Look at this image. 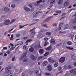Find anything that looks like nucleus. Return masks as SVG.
Returning <instances> with one entry per match:
<instances>
[{
  "instance_id": "nucleus-4",
  "label": "nucleus",
  "mask_w": 76,
  "mask_h": 76,
  "mask_svg": "<svg viewBox=\"0 0 76 76\" xmlns=\"http://www.w3.org/2000/svg\"><path fill=\"white\" fill-rule=\"evenodd\" d=\"M39 20V19H36L33 20V22H35L34 23L31 24L30 25V26H31V25H32L35 24V23H37V22H38Z\"/></svg>"
},
{
  "instance_id": "nucleus-30",
  "label": "nucleus",
  "mask_w": 76,
  "mask_h": 76,
  "mask_svg": "<svg viewBox=\"0 0 76 76\" xmlns=\"http://www.w3.org/2000/svg\"><path fill=\"white\" fill-rule=\"evenodd\" d=\"M48 61H53V58H50L48 59Z\"/></svg>"
},
{
  "instance_id": "nucleus-22",
  "label": "nucleus",
  "mask_w": 76,
  "mask_h": 76,
  "mask_svg": "<svg viewBox=\"0 0 76 76\" xmlns=\"http://www.w3.org/2000/svg\"><path fill=\"white\" fill-rule=\"evenodd\" d=\"M28 60V58H25L23 59L24 62H26Z\"/></svg>"
},
{
  "instance_id": "nucleus-54",
  "label": "nucleus",
  "mask_w": 76,
  "mask_h": 76,
  "mask_svg": "<svg viewBox=\"0 0 76 76\" xmlns=\"http://www.w3.org/2000/svg\"><path fill=\"white\" fill-rule=\"evenodd\" d=\"M40 42H38L39 44V48H41V46H40Z\"/></svg>"
},
{
  "instance_id": "nucleus-31",
  "label": "nucleus",
  "mask_w": 76,
  "mask_h": 76,
  "mask_svg": "<svg viewBox=\"0 0 76 76\" xmlns=\"http://www.w3.org/2000/svg\"><path fill=\"white\" fill-rule=\"evenodd\" d=\"M45 75H47V76H50V75H51V74L50 73H49L47 72H45Z\"/></svg>"
},
{
  "instance_id": "nucleus-27",
  "label": "nucleus",
  "mask_w": 76,
  "mask_h": 76,
  "mask_svg": "<svg viewBox=\"0 0 76 76\" xmlns=\"http://www.w3.org/2000/svg\"><path fill=\"white\" fill-rule=\"evenodd\" d=\"M46 35H51V33L50 32H47L46 33Z\"/></svg>"
},
{
  "instance_id": "nucleus-51",
  "label": "nucleus",
  "mask_w": 76,
  "mask_h": 76,
  "mask_svg": "<svg viewBox=\"0 0 76 76\" xmlns=\"http://www.w3.org/2000/svg\"><path fill=\"white\" fill-rule=\"evenodd\" d=\"M66 15V13H64L61 15V16H65Z\"/></svg>"
},
{
  "instance_id": "nucleus-41",
  "label": "nucleus",
  "mask_w": 76,
  "mask_h": 76,
  "mask_svg": "<svg viewBox=\"0 0 76 76\" xmlns=\"http://www.w3.org/2000/svg\"><path fill=\"white\" fill-rule=\"evenodd\" d=\"M20 34H16V37H20Z\"/></svg>"
},
{
  "instance_id": "nucleus-13",
  "label": "nucleus",
  "mask_w": 76,
  "mask_h": 76,
  "mask_svg": "<svg viewBox=\"0 0 76 76\" xmlns=\"http://www.w3.org/2000/svg\"><path fill=\"white\" fill-rule=\"evenodd\" d=\"M39 52L40 54H43V53H44V50L42 49H40L39 50Z\"/></svg>"
},
{
  "instance_id": "nucleus-39",
  "label": "nucleus",
  "mask_w": 76,
  "mask_h": 76,
  "mask_svg": "<svg viewBox=\"0 0 76 76\" xmlns=\"http://www.w3.org/2000/svg\"><path fill=\"white\" fill-rule=\"evenodd\" d=\"M15 6H16L14 4H12L11 6V7H12L13 8H15Z\"/></svg>"
},
{
  "instance_id": "nucleus-28",
  "label": "nucleus",
  "mask_w": 76,
  "mask_h": 76,
  "mask_svg": "<svg viewBox=\"0 0 76 76\" xmlns=\"http://www.w3.org/2000/svg\"><path fill=\"white\" fill-rule=\"evenodd\" d=\"M66 48H67V49H68L69 50H73V48H70L69 47H68L67 46L66 47Z\"/></svg>"
},
{
  "instance_id": "nucleus-17",
  "label": "nucleus",
  "mask_w": 76,
  "mask_h": 76,
  "mask_svg": "<svg viewBox=\"0 0 76 76\" xmlns=\"http://www.w3.org/2000/svg\"><path fill=\"white\" fill-rule=\"evenodd\" d=\"M38 16V14L36 12L34 14L33 18H37Z\"/></svg>"
},
{
  "instance_id": "nucleus-45",
  "label": "nucleus",
  "mask_w": 76,
  "mask_h": 76,
  "mask_svg": "<svg viewBox=\"0 0 76 76\" xmlns=\"http://www.w3.org/2000/svg\"><path fill=\"white\" fill-rule=\"evenodd\" d=\"M44 56H40L39 58H38L39 60H41V59H42V58H43Z\"/></svg>"
},
{
  "instance_id": "nucleus-53",
  "label": "nucleus",
  "mask_w": 76,
  "mask_h": 76,
  "mask_svg": "<svg viewBox=\"0 0 76 76\" xmlns=\"http://www.w3.org/2000/svg\"><path fill=\"white\" fill-rule=\"evenodd\" d=\"M48 44V42H45V44L44 45V46H46V45H47Z\"/></svg>"
},
{
  "instance_id": "nucleus-32",
  "label": "nucleus",
  "mask_w": 76,
  "mask_h": 76,
  "mask_svg": "<svg viewBox=\"0 0 76 76\" xmlns=\"http://www.w3.org/2000/svg\"><path fill=\"white\" fill-rule=\"evenodd\" d=\"M10 39L11 40H12V41H13V35L12 34L11 35V38H10Z\"/></svg>"
},
{
  "instance_id": "nucleus-3",
  "label": "nucleus",
  "mask_w": 76,
  "mask_h": 76,
  "mask_svg": "<svg viewBox=\"0 0 76 76\" xmlns=\"http://www.w3.org/2000/svg\"><path fill=\"white\" fill-rule=\"evenodd\" d=\"M10 23V20H5L4 21V24L5 25H7Z\"/></svg>"
},
{
  "instance_id": "nucleus-12",
  "label": "nucleus",
  "mask_w": 76,
  "mask_h": 76,
  "mask_svg": "<svg viewBox=\"0 0 76 76\" xmlns=\"http://www.w3.org/2000/svg\"><path fill=\"white\" fill-rule=\"evenodd\" d=\"M50 42H51V43H52V44H55L56 42H55V40L54 39H51L50 40Z\"/></svg>"
},
{
  "instance_id": "nucleus-55",
  "label": "nucleus",
  "mask_w": 76,
  "mask_h": 76,
  "mask_svg": "<svg viewBox=\"0 0 76 76\" xmlns=\"http://www.w3.org/2000/svg\"><path fill=\"white\" fill-rule=\"evenodd\" d=\"M7 48L6 47H4L3 48V50H7Z\"/></svg>"
},
{
  "instance_id": "nucleus-35",
  "label": "nucleus",
  "mask_w": 76,
  "mask_h": 76,
  "mask_svg": "<svg viewBox=\"0 0 76 76\" xmlns=\"http://www.w3.org/2000/svg\"><path fill=\"white\" fill-rule=\"evenodd\" d=\"M24 26H21L20 25L19 26V28L20 29H21V28H24Z\"/></svg>"
},
{
  "instance_id": "nucleus-48",
  "label": "nucleus",
  "mask_w": 76,
  "mask_h": 76,
  "mask_svg": "<svg viewBox=\"0 0 76 76\" xmlns=\"http://www.w3.org/2000/svg\"><path fill=\"white\" fill-rule=\"evenodd\" d=\"M56 13H61V11H57L56 12Z\"/></svg>"
},
{
  "instance_id": "nucleus-47",
  "label": "nucleus",
  "mask_w": 76,
  "mask_h": 76,
  "mask_svg": "<svg viewBox=\"0 0 76 76\" xmlns=\"http://www.w3.org/2000/svg\"><path fill=\"white\" fill-rule=\"evenodd\" d=\"M72 68V66L71 65H69L68 66V69H70Z\"/></svg>"
},
{
  "instance_id": "nucleus-18",
  "label": "nucleus",
  "mask_w": 76,
  "mask_h": 76,
  "mask_svg": "<svg viewBox=\"0 0 76 76\" xmlns=\"http://www.w3.org/2000/svg\"><path fill=\"white\" fill-rule=\"evenodd\" d=\"M58 65V62H56L54 65V67H57Z\"/></svg>"
},
{
  "instance_id": "nucleus-61",
  "label": "nucleus",
  "mask_w": 76,
  "mask_h": 76,
  "mask_svg": "<svg viewBox=\"0 0 76 76\" xmlns=\"http://www.w3.org/2000/svg\"><path fill=\"white\" fill-rule=\"evenodd\" d=\"M29 7H30V8H32V6L31 5H29Z\"/></svg>"
},
{
  "instance_id": "nucleus-7",
  "label": "nucleus",
  "mask_w": 76,
  "mask_h": 76,
  "mask_svg": "<svg viewBox=\"0 0 76 76\" xmlns=\"http://www.w3.org/2000/svg\"><path fill=\"white\" fill-rule=\"evenodd\" d=\"M9 10H10V9L9 8H8L7 7H5L4 8V11L5 12H9Z\"/></svg>"
},
{
  "instance_id": "nucleus-42",
  "label": "nucleus",
  "mask_w": 76,
  "mask_h": 76,
  "mask_svg": "<svg viewBox=\"0 0 76 76\" xmlns=\"http://www.w3.org/2000/svg\"><path fill=\"white\" fill-rule=\"evenodd\" d=\"M15 58V56H14L12 58V61H14Z\"/></svg>"
},
{
  "instance_id": "nucleus-57",
  "label": "nucleus",
  "mask_w": 76,
  "mask_h": 76,
  "mask_svg": "<svg viewBox=\"0 0 76 76\" xmlns=\"http://www.w3.org/2000/svg\"><path fill=\"white\" fill-rule=\"evenodd\" d=\"M41 35V34H39L37 36V37H40V36Z\"/></svg>"
},
{
  "instance_id": "nucleus-40",
  "label": "nucleus",
  "mask_w": 76,
  "mask_h": 76,
  "mask_svg": "<svg viewBox=\"0 0 76 76\" xmlns=\"http://www.w3.org/2000/svg\"><path fill=\"white\" fill-rule=\"evenodd\" d=\"M44 40H45V41H48V38L47 37H45L44 38Z\"/></svg>"
},
{
  "instance_id": "nucleus-11",
  "label": "nucleus",
  "mask_w": 76,
  "mask_h": 76,
  "mask_svg": "<svg viewBox=\"0 0 76 76\" xmlns=\"http://www.w3.org/2000/svg\"><path fill=\"white\" fill-rule=\"evenodd\" d=\"M24 9L27 12H29L31 10V9L28 7H26Z\"/></svg>"
},
{
  "instance_id": "nucleus-14",
  "label": "nucleus",
  "mask_w": 76,
  "mask_h": 76,
  "mask_svg": "<svg viewBox=\"0 0 76 76\" xmlns=\"http://www.w3.org/2000/svg\"><path fill=\"white\" fill-rule=\"evenodd\" d=\"M61 44H58L57 45L56 47L57 48H60L61 47Z\"/></svg>"
},
{
  "instance_id": "nucleus-2",
  "label": "nucleus",
  "mask_w": 76,
  "mask_h": 76,
  "mask_svg": "<svg viewBox=\"0 0 76 76\" xmlns=\"http://www.w3.org/2000/svg\"><path fill=\"white\" fill-rule=\"evenodd\" d=\"M65 57H63L61 58L59 60V62L60 63H63L64 61H65Z\"/></svg>"
},
{
  "instance_id": "nucleus-21",
  "label": "nucleus",
  "mask_w": 76,
  "mask_h": 76,
  "mask_svg": "<svg viewBox=\"0 0 76 76\" xmlns=\"http://www.w3.org/2000/svg\"><path fill=\"white\" fill-rule=\"evenodd\" d=\"M15 20H16V19H14L12 20H11L10 24H11V23H13V22H14L15 21Z\"/></svg>"
},
{
  "instance_id": "nucleus-25",
  "label": "nucleus",
  "mask_w": 76,
  "mask_h": 76,
  "mask_svg": "<svg viewBox=\"0 0 76 76\" xmlns=\"http://www.w3.org/2000/svg\"><path fill=\"white\" fill-rule=\"evenodd\" d=\"M63 25V23H60L59 24V27L58 28L59 30H61V26Z\"/></svg>"
},
{
  "instance_id": "nucleus-9",
  "label": "nucleus",
  "mask_w": 76,
  "mask_h": 76,
  "mask_svg": "<svg viewBox=\"0 0 76 76\" xmlns=\"http://www.w3.org/2000/svg\"><path fill=\"white\" fill-rule=\"evenodd\" d=\"M64 7H67L69 5L68 4V1H67L65 2L64 4Z\"/></svg>"
},
{
  "instance_id": "nucleus-60",
  "label": "nucleus",
  "mask_w": 76,
  "mask_h": 76,
  "mask_svg": "<svg viewBox=\"0 0 76 76\" xmlns=\"http://www.w3.org/2000/svg\"><path fill=\"white\" fill-rule=\"evenodd\" d=\"M14 28H12V29L11 30H9V31H8V32H11V31H12V30H13V29H14Z\"/></svg>"
},
{
  "instance_id": "nucleus-36",
  "label": "nucleus",
  "mask_w": 76,
  "mask_h": 76,
  "mask_svg": "<svg viewBox=\"0 0 76 76\" xmlns=\"http://www.w3.org/2000/svg\"><path fill=\"white\" fill-rule=\"evenodd\" d=\"M31 58H32V59H33V60H35V57L33 55H31Z\"/></svg>"
},
{
  "instance_id": "nucleus-38",
  "label": "nucleus",
  "mask_w": 76,
  "mask_h": 76,
  "mask_svg": "<svg viewBox=\"0 0 76 76\" xmlns=\"http://www.w3.org/2000/svg\"><path fill=\"white\" fill-rule=\"evenodd\" d=\"M48 54H49V53L47 52L45 53V54H44V56H47L48 55Z\"/></svg>"
},
{
  "instance_id": "nucleus-62",
  "label": "nucleus",
  "mask_w": 76,
  "mask_h": 76,
  "mask_svg": "<svg viewBox=\"0 0 76 76\" xmlns=\"http://www.w3.org/2000/svg\"><path fill=\"white\" fill-rule=\"evenodd\" d=\"M74 66H76V62H75L74 63Z\"/></svg>"
},
{
  "instance_id": "nucleus-63",
  "label": "nucleus",
  "mask_w": 76,
  "mask_h": 76,
  "mask_svg": "<svg viewBox=\"0 0 76 76\" xmlns=\"http://www.w3.org/2000/svg\"><path fill=\"white\" fill-rule=\"evenodd\" d=\"M2 64H3V63L2 62H0V65H2Z\"/></svg>"
},
{
  "instance_id": "nucleus-33",
  "label": "nucleus",
  "mask_w": 76,
  "mask_h": 76,
  "mask_svg": "<svg viewBox=\"0 0 76 76\" xmlns=\"http://www.w3.org/2000/svg\"><path fill=\"white\" fill-rule=\"evenodd\" d=\"M75 71H76V69H73L71 71V72L73 73V72H75Z\"/></svg>"
},
{
  "instance_id": "nucleus-34",
  "label": "nucleus",
  "mask_w": 76,
  "mask_h": 76,
  "mask_svg": "<svg viewBox=\"0 0 76 76\" xmlns=\"http://www.w3.org/2000/svg\"><path fill=\"white\" fill-rule=\"evenodd\" d=\"M42 0H40L37 2V4H39V3H42Z\"/></svg>"
},
{
  "instance_id": "nucleus-19",
  "label": "nucleus",
  "mask_w": 76,
  "mask_h": 76,
  "mask_svg": "<svg viewBox=\"0 0 76 76\" xmlns=\"http://www.w3.org/2000/svg\"><path fill=\"white\" fill-rule=\"evenodd\" d=\"M34 49L33 48H31L29 49V50L31 52L34 51Z\"/></svg>"
},
{
  "instance_id": "nucleus-6",
  "label": "nucleus",
  "mask_w": 76,
  "mask_h": 76,
  "mask_svg": "<svg viewBox=\"0 0 76 76\" xmlns=\"http://www.w3.org/2000/svg\"><path fill=\"white\" fill-rule=\"evenodd\" d=\"M63 3V0H59L57 2L58 4V5H61Z\"/></svg>"
},
{
  "instance_id": "nucleus-10",
  "label": "nucleus",
  "mask_w": 76,
  "mask_h": 76,
  "mask_svg": "<svg viewBox=\"0 0 76 76\" xmlns=\"http://www.w3.org/2000/svg\"><path fill=\"white\" fill-rule=\"evenodd\" d=\"M68 28H69V24H67L65 25L64 28V30L66 29H68Z\"/></svg>"
},
{
  "instance_id": "nucleus-5",
  "label": "nucleus",
  "mask_w": 76,
  "mask_h": 76,
  "mask_svg": "<svg viewBox=\"0 0 76 76\" xmlns=\"http://www.w3.org/2000/svg\"><path fill=\"white\" fill-rule=\"evenodd\" d=\"M47 68L49 71H51L52 70V66L51 65H48Z\"/></svg>"
},
{
  "instance_id": "nucleus-26",
  "label": "nucleus",
  "mask_w": 76,
  "mask_h": 76,
  "mask_svg": "<svg viewBox=\"0 0 76 76\" xmlns=\"http://www.w3.org/2000/svg\"><path fill=\"white\" fill-rule=\"evenodd\" d=\"M28 36L24 37L23 38L22 40H23V41H24V40H26V39H28Z\"/></svg>"
},
{
  "instance_id": "nucleus-1",
  "label": "nucleus",
  "mask_w": 76,
  "mask_h": 76,
  "mask_svg": "<svg viewBox=\"0 0 76 76\" xmlns=\"http://www.w3.org/2000/svg\"><path fill=\"white\" fill-rule=\"evenodd\" d=\"M53 18V16H50L47 18L44 21H43V22L44 23H45L47 22H49L51 19H52Z\"/></svg>"
},
{
  "instance_id": "nucleus-8",
  "label": "nucleus",
  "mask_w": 76,
  "mask_h": 76,
  "mask_svg": "<svg viewBox=\"0 0 76 76\" xmlns=\"http://www.w3.org/2000/svg\"><path fill=\"white\" fill-rule=\"evenodd\" d=\"M48 64V62L47 61H44L43 63V65L44 66H46Z\"/></svg>"
},
{
  "instance_id": "nucleus-49",
  "label": "nucleus",
  "mask_w": 76,
  "mask_h": 76,
  "mask_svg": "<svg viewBox=\"0 0 76 76\" xmlns=\"http://www.w3.org/2000/svg\"><path fill=\"white\" fill-rule=\"evenodd\" d=\"M15 48H14L13 47H12L10 49V51H12V50H13Z\"/></svg>"
},
{
  "instance_id": "nucleus-58",
  "label": "nucleus",
  "mask_w": 76,
  "mask_h": 76,
  "mask_svg": "<svg viewBox=\"0 0 76 76\" xmlns=\"http://www.w3.org/2000/svg\"><path fill=\"white\" fill-rule=\"evenodd\" d=\"M43 26H44V27H46V28H48V27L46 25V24H44Z\"/></svg>"
},
{
  "instance_id": "nucleus-56",
  "label": "nucleus",
  "mask_w": 76,
  "mask_h": 76,
  "mask_svg": "<svg viewBox=\"0 0 76 76\" xmlns=\"http://www.w3.org/2000/svg\"><path fill=\"white\" fill-rule=\"evenodd\" d=\"M42 13V11H40L38 12L37 13V14H39V13Z\"/></svg>"
},
{
  "instance_id": "nucleus-52",
  "label": "nucleus",
  "mask_w": 76,
  "mask_h": 76,
  "mask_svg": "<svg viewBox=\"0 0 76 76\" xmlns=\"http://www.w3.org/2000/svg\"><path fill=\"white\" fill-rule=\"evenodd\" d=\"M26 48V45H24L23 46V49H24V50H25Z\"/></svg>"
},
{
  "instance_id": "nucleus-59",
  "label": "nucleus",
  "mask_w": 76,
  "mask_h": 76,
  "mask_svg": "<svg viewBox=\"0 0 76 76\" xmlns=\"http://www.w3.org/2000/svg\"><path fill=\"white\" fill-rule=\"evenodd\" d=\"M52 6H53L52 5H50V6H49L48 7V9H51V8L52 7Z\"/></svg>"
},
{
  "instance_id": "nucleus-16",
  "label": "nucleus",
  "mask_w": 76,
  "mask_h": 76,
  "mask_svg": "<svg viewBox=\"0 0 76 76\" xmlns=\"http://www.w3.org/2000/svg\"><path fill=\"white\" fill-rule=\"evenodd\" d=\"M67 44L68 45H71L73 44V43L71 41H68L67 42Z\"/></svg>"
},
{
  "instance_id": "nucleus-24",
  "label": "nucleus",
  "mask_w": 76,
  "mask_h": 76,
  "mask_svg": "<svg viewBox=\"0 0 76 76\" xmlns=\"http://www.w3.org/2000/svg\"><path fill=\"white\" fill-rule=\"evenodd\" d=\"M10 69H11V67L10 66H8L5 69V70H7Z\"/></svg>"
},
{
  "instance_id": "nucleus-46",
  "label": "nucleus",
  "mask_w": 76,
  "mask_h": 76,
  "mask_svg": "<svg viewBox=\"0 0 76 76\" xmlns=\"http://www.w3.org/2000/svg\"><path fill=\"white\" fill-rule=\"evenodd\" d=\"M6 53H7V54H10V50H8L6 52Z\"/></svg>"
},
{
  "instance_id": "nucleus-23",
  "label": "nucleus",
  "mask_w": 76,
  "mask_h": 76,
  "mask_svg": "<svg viewBox=\"0 0 76 76\" xmlns=\"http://www.w3.org/2000/svg\"><path fill=\"white\" fill-rule=\"evenodd\" d=\"M12 72V71L11 70H9L8 71H7L6 72V73H7V74H9L10 73V74H11V72Z\"/></svg>"
},
{
  "instance_id": "nucleus-20",
  "label": "nucleus",
  "mask_w": 76,
  "mask_h": 76,
  "mask_svg": "<svg viewBox=\"0 0 76 76\" xmlns=\"http://www.w3.org/2000/svg\"><path fill=\"white\" fill-rule=\"evenodd\" d=\"M55 2L56 1H55V0H52L50 2V4L51 5H53V4H54Z\"/></svg>"
},
{
  "instance_id": "nucleus-29",
  "label": "nucleus",
  "mask_w": 76,
  "mask_h": 76,
  "mask_svg": "<svg viewBox=\"0 0 76 76\" xmlns=\"http://www.w3.org/2000/svg\"><path fill=\"white\" fill-rule=\"evenodd\" d=\"M32 41V39H28L27 40L26 43H27V42H31Z\"/></svg>"
},
{
  "instance_id": "nucleus-37",
  "label": "nucleus",
  "mask_w": 76,
  "mask_h": 76,
  "mask_svg": "<svg viewBox=\"0 0 76 76\" xmlns=\"http://www.w3.org/2000/svg\"><path fill=\"white\" fill-rule=\"evenodd\" d=\"M26 54H27V53L26 52H25L23 53V57H25Z\"/></svg>"
},
{
  "instance_id": "nucleus-15",
  "label": "nucleus",
  "mask_w": 76,
  "mask_h": 76,
  "mask_svg": "<svg viewBox=\"0 0 76 76\" xmlns=\"http://www.w3.org/2000/svg\"><path fill=\"white\" fill-rule=\"evenodd\" d=\"M51 48H52V47H51V46H50L49 47L46 48V50H51Z\"/></svg>"
},
{
  "instance_id": "nucleus-50",
  "label": "nucleus",
  "mask_w": 76,
  "mask_h": 76,
  "mask_svg": "<svg viewBox=\"0 0 76 76\" xmlns=\"http://www.w3.org/2000/svg\"><path fill=\"white\" fill-rule=\"evenodd\" d=\"M52 25L54 26H56L57 25V23H53L52 24Z\"/></svg>"
},
{
  "instance_id": "nucleus-64",
  "label": "nucleus",
  "mask_w": 76,
  "mask_h": 76,
  "mask_svg": "<svg viewBox=\"0 0 76 76\" xmlns=\"http://www.w3.org/2000/svg\"><path fill=\"white\" fill-rule=\"evenodd\" d=\"M73 7H76V4H75L73 5Z\"/></svg>"
},
{
  "instance_id": "nucleus-43",
  "label": "nucleus",
  "mask_w": 76,
  "mask_h": 76,
  "mask_svg": "<svg viewBox=\"0 0 76 76\" xmlns=\"http://www.w3.org/2000/svg\"><path fill=\"white\" fill-rule=\"evenodd\" d=\"M35 31H33L31 33V35H35Z\"/></svg>"
},
{
  "instance_id": "nucleus-44",
  "label": "nucleus",
  "mask_w": 76,
  "mask_h": 76,
  "mask_svg": "<svg viewBox=\"0 0 76 76\" xmlns=\"http://www.w3.org/2000/svg\"><path fill=\"white\" fill-rule=\"evenodd\" d=\"M75 10V9H72L69 10L68 12V13H69V12H70L71 11H72V10Z\"/></svg>"
}]
</instances>
